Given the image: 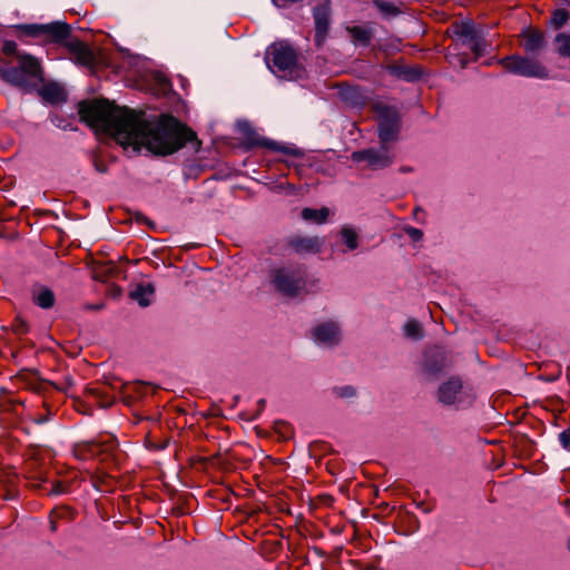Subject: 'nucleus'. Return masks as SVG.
Returning a JSON list of instances; mask_svg holds the SVG:
<instances>
[{
	"instance_id": "49530a36",
	"label": "nucleus",
	"mask_w": 570,
	"mask_h": 570,
	"mask_svg": "<svg viewBox=\"0 0 570 570\" xmlns=\"http://www.w3.org/2000/svg\"><path fill=\"white\" fill-rule=\"evenodd\" d=\"M97 169H98L99 171H105V167H102V166H98V165H97Z\"/></svg>"
},
{
	"instance_id": "1a4fd4ad",
	"label": "nucleus",
	"mask_w": 570,
	"mask_h": 570,
	"mask_svg": "<svg viewBox=\"0 0 570 570\" xmlns=\"http://www.w3.org/2000/svg\"><path fill=\"white\" fill-rule=\"evenodd\" d=\"M313 343L322 348L333 350L343 342V327L337 320H325L316 323L309 331Z\"/></svg>"
},
{
	"instance_id": "393cba45",
	"label": "nucleus",
	"mask_w": 570,
	"mask_h": 570,
	"mask_svg": "<svg viewBox=\"0 0 570 570\" xmlns=\"http://www.w3.org/2000/svg\"><path fill=\"white\" fill-rule=\"evenodd\" d=\"M41 96L46 101L51 104H59L66 100L65 90L57 83L46 85L41 89Z\"/></svg>"
},
{
	"instance_id": "2eb2a0df",
	"label": "nucleus",
	"mask_w": 570,
	"mask_h": 570,
	"mask_svg": "<svg viewBox=\"0 0 570 570\" xmlns=\"http://www.w3.org/2000/svg\"><path fill=\"white\" fill-rule=\"evenodd\" d=\"M323 239L318 236H303L295 235L292 236L287 245L288 247L296 254L305 255V254H317L321 252L323 247Z\"/></svg>"
},
{
	"instance_id": "4be33fe9",
	"label": "nucleus",
	"mask_w": 570,
	"mask_h": 570,
	"mask_svg": "<svg viewBox=\"0 0 570 570\" xmlns=\"http://www.w3.org/2000/svg\"><path fill=\"white\" fill-rule=\"evenodd\" d=\"M29 479L32 480L31 487L46 491L47 495H59L65 492V487L60 482L52 481L49 487H47V480L41 473L30 475Z\"/></svg>"
},
{
	"instance_id": "0eeeda50",
	"label": "nucleus",
	"mask_w": 570,
	"mask_h": 570,
	"mask_svg": "<svg viewBox=\"0 0 570 570\" xmlns=\"http://www.w3.org/2000/svg\"><path fill=\"white\" fill-rule=\"evenodd\" d=\"M453 35L462 46H466L473 52V61H476L487 52L489 43L484 29L472 20H461L452 24Z\"/></svg>"
},
{
	"instance_id": "4c0bfd02",
	"label": "nucleus",
	"mask_w": 570,
	"mask_h": 570,
	"mask_svg": "<svg viewBox=\"0 0 570 570\" xmlns=\"http://www.w3.org/2000/svg\"><path fill=\"white\" fill-rule=\"evenodd\" d=\"M386 69L389 70V72L391 75L396 76L399 78H402L403 72L405 70V67H400V66H396V65H389L386 67Z\"/></svg>"
},
{
	"instance_id": "4468645a",
	"label": "nucleus",
	"mask_w": 570,
	"mask_h": 570,
	"mask_svg": "<svg viewBox=\"0 0 570 570\" xmlns=\"http://www.w3.org/2000/svg\"><path fill=\"white\" fill-rule=\"evenodd\" d=\"M338 96L346 106L354 109H362L370 100L368 90L346 83L338 86Z\"/></svg>"
},
{
	"instance_id": "39448f33",
	"label": "nucleus",
	"mask_w": 570,
	"mask_h": 570,
	"mask_svg": "<svg viewBox=\"0 0 570 570\" xmlns=\"http://www.w3.org/2000/svg\"><path fill=\"white\" fill-rule=\"evenodd\" d=\"M269 282L275 292L294 298L307 293V269L298 263L276 266L269 272Z\"/></svg>"
},
{
	"instance_id": "aec40b11",
	"label": "nucleus",
	"mask_w": 570,
	"mask_h": 570,
	"mask_svg": "<svg viewBox=\"0 0 570 570\" xmlns=\"http://www.w3.org/2000/svg\"><path fill=\"white\" fill-rule=\"evenodd\" d=\"M0 77L17 87H28L30 85L27 77L23 75V70L19 66L16 67H1L0 66Z\"/></svg>"
},
{
	"instance_id": "de8ad7c7",
	"label": "nucleus",
	"mask_w": 570,
	"mask_h": 570,
	"mask_svg": "<svg viewBox=\"0 0 570 570\" xmlns=\"http://www.w3.org/2000/svg\"><path fill=\"white\" fill-rule=\"evenodd\" d=\"M410 170H411L410 168H405V167H404V168H401V171H403V173H407V171H410Z\"/></svg>"
},
{
	"instance_id": "7ed1b4c3",
	"label": "nucleus",
	"mask_w": 570,
	"mask_h": 570,
	"mask_svg": "<svg viewBox=\"0 0 570 570\" xmlns=\"http://www.w3.org/2000/svg\"><path fill=\"white\" fill-rule=\"evenodd\" d=\"M521 37L523 39V50L528 56L511 55L499 59L498 62L503 66L508 72L517 76L549 79L550 70L535 57L547 45L543 32L535 29H527L522 31Z\"/></svg>"
},
{
	"instance_id": "a878e982",
	"label": "nucleus",
	"mask_w": 570,
	"mask_h": 570,
	"mask_svg": "<svg viewBox=\"0 0 570 570\" xmlns=\"http://www.w3.org/2000/svg\"><path fill=\"white\" fill-rule=\"evenodd\" d=\"M402 331L405 337L413 341H420L424 337V330L422 324L414 318L409 320L403 325Z\"/></svg>"
},
{
	"instance_id": "f257e3e1",
	"label": "nucleus",
	"mask_w": 570,
	"mask_h": 570,
	"mask_svg": "<svg viewBox=\"0 0 570 570\" xmlns=\"http://www.w3.org/2000/svg\"><path fill=\"white\" fill-rule=\"evenodd\" d=\"M80 119L97 131L111 135L122 147L166 156L196 141V134L170 115L149 119L144 111L118 107L107 99L85 100L79 104Z\"/></svg>"
},
{
	"instance_id": "5701e85b",
	"label": "nucleus",
	"mask_w": 570,
	"mask_h": 570,
	"mask_svg": "<svg viewBox=\"0 0 570 570\" xmlns=\"http://www.w3.org/2000/svg\"><path fill=\"white\" fill-rule=\"evenodd\" d=\"M340 237L345 245V248L342 249V253L353 252L358 248L360 237L354 227L348 225L342 226L340 229Z\"/></svg>"
},
{
	"instance_id": "f704fd0d",
	"label": "nucleus",
	"mask_w": 570,
	"mask_h": 570,
	"mask_svg": "<svg viewBox=\"0 0 570 570\" xmlns=\"http://www.w3.org/2000/svg\"><path fill=\"white\" fill-rule=\"evenodd\" d=\"M558 439H559L561 446L566 451L570 452V426L568 429L563 430L562 432H560L558 435Z\"/></svg>"
},
{
	"instance_id": "6ab92c4d",
	"label": "nucleus",
	"mask_w": 570,
	"mask_h": 570,
	"mask_svg": "<svg viewBox=\"0 0 570 570\" xmlns=\"http://www.w3.org/2000/svg\"><path fill=\"white\" fill-rule=\"evenodd\" d=\"M18 66L23 70V75L30 81L31 79L40 78L41 67L39 61L29 55L17 53Z\"/></svg>"
},
{
	"instance_id": "e433bc0d",
	"label": "nucleus",
	"mask_w": 570,
	"mask_h": 570,
	"mask_svg": "<svg viewBox=\"0 0 570 570\" xmlns=\"http://www.w3.org/2000/svg\"><path fill=\"white\" fill-rule=\"evenodd\" d=\"M420 77V71L413 68L405 67L402 79L413 81Z\"/></svg>"
},
{
	"instance_id": "9b49d317",
	"label": "nucleus",
	"mask_w": 570,
	"mask_h": 570,
	"mask_svg": "<svg viewBox=\"0 0 570 570\" xmlns=\"http://www.w3.org/2000/svg\"><path fill=\"white\" fill-rule=\"evenodd\" d=\"M395 149L393 146L380 144L379 147H371L353 151L351 158L355 163L366 161L373 170L390 167L395 160Z\"/></svg>"
},
{
	"instance_id": "a19ab883",
	"label": "nucleus",
	"mask_w": 570,
	"mask_h": 570,
	"mask_svg": "<svg viewBox=\"0 0 570 570\" xmlns=\"http://www.w3.org/2000/svg\"><path fill=\"white\" fill-rule=\"evenodd\" d=\"M458 61L462 69L465 68L470 62L469 58L465 55L458 56Z\"/></svg>"
},
{
	"instance_id": "79ce46f5",
	"label": "nucleus",
	"mask_w": 570,
	"mask_h": 570,
	"mask_svg": "<svg viewBox=\"0 0 570 570\" xmlns=\"http://www.w3.org/2000/svg\"><path fill=\"white\" fill-rule=\"evenodd\" d=\"M8 402L10 403V405H12L13 409L16 405H22V401L13 396H9Z\"/></svg>"
},
{
	"instance_id": "cd10ccee",
	"label": "nucleus",
	"mask_w": 570,
	"mask_h": 570,
	"mask_svg": "<svg viewBox=\"0 0 570 570\" xmlns=\"http://www.w3.org/2000/svg\"><path fill=\"white\" fill-rule=\"evenodd\" d=\"M373 6L387 19L401 13V10L394 3L389 1L374 0Z\"/></svg>"
},
{
	"instance_id": "ddd939ff",
	"label": "nucleus",
	"mask_w": 570,
	"mask_h": 570,
	"mask_svg": "<svg viewBox=\"0 0 570 570\" xmlns=\"http://www.w3.org/2000/svg\"><path fill=\"white\" fill-rule=\"evenodd\" d=\"M314 23H315V45L321 47L327 37L330 23H331V4L326 0L323 3L316 6L313 11Z\"/></svg>"
},
{
	"instance_id": "f3484780",
	"label": "nucleus",
	"mask_w": 570,
	"mask_h": 570,
	"mask_svg": "<svg viewBox=\"0 0 570 570\" xmlns=\"http://www.w3.org/2000/svg\"><path fill=\"white\" fill-rule=\"evenodd\" d=\"M155 294V287L151 283L137 284L129 293V297L136 301L141 307H147L151 304Z\"/></svg>"
},
{
	"instance_id": "2f4dec72",
	"label": "nucleus",
	"mask_w": 570,
	"mask_h": 570,
	"mask_svg": "<svg viewBox=\"0 0 570 570\" xmlns=\"http://www.w3.org/2000/svg\"><path fill=\"white\" fill-rule=\"evenodd\" d=\"M569 19V13L566 10L559 9L553 12L552 24L556 28H561Z\"/></svg>"
},
{
	"instance_id": "37998d69",
	"label": "nucleus",
	"mask_w": 570,
	"mask_h": 570,
	"mask_svg": "<svg viewBox=\"0 0 570 570\" xmlns=\"http://www.w3.org/2000/svg\"><path fill=\"white\" fill-rule=\"evenodd\" d=\"M265 405H266L265 399H261L257 401V407H258L259 412H262L265 409Z\"/></svg>"
},
{
	"instance_id": "ea45409f",
	"label": "nucleus",
	"mask_w": 570,
	"mask_h": 570,
	"mask_svg": "<svg viewBox=\"0 0 570 570\" xmlns=\"http://www.w3.org/2000/svg\"><path fill=\"white\" fill-rule=\"evenodd\" d=\"M16 332L18 334H26L28 332V326L23 321H18L16 325Z\"/></svg>"
},
{
	"instance_id": "423d86ee",
	"label": "nucleus",
	"mask_w": 570,
	"mask_h": 570,
	"mask_svg": "<svg viewBox=\"0 0 570 570\" xmlns=\"http://www.w3.org/2000/svg\"><path fill=\"white\" fill-rule=\"evenodd\" d=\"M435 399L444 407L462 411L474 404L476 394L473 387L464 384L460 376L453 375L439 385Z\"/></svg>"
},
{
	"instance_id": "c03bdc74",
	"label": "nucleus",
	"mask_w": 570,
	"mask_h": 570,
	"mask_svg": "<svg viewBox=\"0 0 570 570\" xmlns=\"http://www.w3.org/2000/svg\"><path fill=\"white\" fill-rule=\"evenodd\" d=\"M104 307V304H96V305H87L86 308L87 309H92V311H99Z\"/></svg>"
},
{
	"instance_id": "a18cd8bd",
	"label": "nucleus",
	"mask_w": 570,
	"mask_h": 570,
	"mask_svg": "<svg viewBox=\"0 0 570 570\" xmlns=\"http://www.w3.org/2000/svg\"><path fill=\"white\" fill-rule=\"evenodd\" d=\"M57 529H58V524H57V522H56V521H53V520H50V530H51L52 532H56V531H57Z\"/></svg>"
},
{
	"instance_id": "9d476101",
	"label": "nucleus",
	"mask_w": 570,
	"mask_h": 570,
	"mask_svg": "<svg viewBox=\"0 0 570 570\" xmlns=\"http://www.w3.org/2000/svg\"><path fill=\"white\" fill-rule=\"evenodd\" d=\"M117 441L114 436L107 435L94 441H85L75 446V455L81 460L101 456V461L109 459L117 460Z\"/></svg>"
},
{
	"instance_id": "bb28decb",
	"label": "nucleus",
	"mask_w": 570,
	"mask_h": 570,
	"mask_svg": "<svg viewBox=\"0 0 570 570\" xmlns=\"http://www.w3.org/2000/svg\"><path fill=\"white\" fill-rule=\"evenodd\" d=\"M331 393L333 396L346 401L357 396V390L353 385H336L332 387Z\"/></svg>"
},
{
	"instance_id": "7c9ffc66",
	"label": "nucleus",
	"mask_w": 570,
	"mask_h": 570,
	"mask_svg": "<svg viewBox=\"0 0 570 570\" xmlns=\"http://www.w3.org/2000/svg\"><path fill=\"white\" fill-rule=\"evenodd\" d=\"M0 485L17 488V475L11 471L0 469Z\"/></svg>"
},
{
	"instance_id": "72a5a7b5",
	"label": "nucleus",
	"mask_w": 570,
	"mask_h": 570,
	"mask_svg": "<svg viewBox=\"0 0 570 570\" xmlns=\"http://www.w3.org/2000/svg\"><path fill=\"white\" fill-rule=\"evenodd\" d=\"M403 232L411 238L412 242L417 243L423 239V232L420 228L406 225Z\"/></svg>"
},
{
	"instance_id": "dca6fc26",
	"label": "nucleus",
	"mask_w": 570,
	"mask_h": 570,
	"mask_svg": "<svg viewBox=\"0 0 570 570\" xmlns=\"http://www.w3.org/2000/svg\"><path fill=\"white\" fill-rule=\"evenodd\" d=\"M32 302L43 309H49L55 305V293L47 286L37 284L31 289Z\"/></svg>"
},
{
	"instance_id": "c756f323",
	"label": "nucleus",
	"mask_w": 570,
	"mask_h": 570,
	"mask_svg": "<svg viewBox=\"0 0 570 570\" xmlns=\"http://www.w3.org/2000/svg\"><path fill=\"white\" fill-rule=\"evenodd\" d=\"M262 145L268 147L269 149L282 151L286 155H292L295 157L302 156V151L299 149L288 146H279L276 141L273 140H264L262 141Z\"/></svg>"
},
{
	"instance_id": "b1692460",
	"label": "nucleus",
	"mask_w": 570,
	"mask_h": 570,
	"mask_svg": "<svg viewBox=\"0 0 570 570\" xmlns=\"http://www.w3.org/2000/svg\"><path fill=\"white\" fill-rule=\"evenodd\" d=\"M301 216L305 222L322 225L327 222L330 209L327 207H321L318 209L305 207L302 209Z\"/></svg>"
},
{
	"instance_id": "a211bd4d",
	"label": "nucleus",
	"mask_w": 570,
	"mask_h": 570,
	"mask_svg": "<svg viewBox=\"0 0 570 570\" xmlns=\"http://www.w3.org/2000/svg\"><path fill=\"white\" fill-rule=\"evenodd\" d=\"M149 387V383L137 381L132 383H125L122 385L121 394L124 402L128 405L145 396L146 390Z\"/></svg>"
},
{
	"instance_id": "c9c22d12",
	"label": "nucleus",
	"mask_w": 570,
	"mask_h": 570,
	"mask_svg": "<svg viewBox=\"0 0 570 570\" xmlns=\"http://www.w3.org/2000/svg\"><path fill=\"white\" fill-rule=\"evenodd\" d=\"M18 494L17 488L3 487L0 485V498L4 500H13Z\"/></svg>"
},
{
	"instance_id": "473e14b6",
	"label": "nucleus",
	"mask_w": 570,
	"mask_h": 570,
	"mask_svg": "<svg viewBox=\"0 0 570 570\" xmlns=\"http://www.w3.org/2000/svg\"><path fill=\"white\" fill-rule=\"evenodd\" d=\"M90 393L100 400V404L104 407H108L114 403V397L108 396L107 393L100 389H90Z\"/></svg>"
},
{
	"instance_id": "c85d7f7f",
	"label": "nucleus",
	"mask_w": 570,
	"mask_h": 570,
	"mask_svg": "<svg viewBox=\"0 0 570 570\" xmlns=\"http://www.w3.org/2000/svg\"><path fill=\"white\" fill-rule=\"evenodd\" d=\"M554 41L558 43L557 52L559 56L570 58V35L563 32L558 33Z\"/></svg>"
},
{
	"instance_id": "f8f14e48",
	"label": "nucleus",
	"mask_w": 570,
	"mask_h": 570,
	"mask_svg": "<svg viewBox=\"0 0 570 570\" xmlns=\"http://www.w3.org/2000/svg\"><path fill=\"white\" fill-rule=\"evenodd\" d=\"M452 364L453 358L451 354L443 347L434 346L425 351L422 367L425 374L436 377L451 368Z\"/></svg>"
},
{
	"instance_id": "20e7f679",
	"label": "nucleus",
	"mask_w": 570,
	"mask_h": 570,
	"mask_svg": "<svg viewBox=\"0 0 570 570\" xmlns=\"http://www.w3.org/2000/svg\"><path fill=\"white\" fill-rule=\"evenodd\" d=\"M265 61L268 69L279 78L296 80L305 76L297 50L286 41L272 43L266 50Z\"/></svg>"
},
{
	"instance_id": "58836bf2",
	"label": "nucleus",
	"mask_w": 570,
	"mask_h": 570,
	"mask_svg": "<svg viewBox=\"0 0 570 570\" xmlns=\"http://www.w3.org/2000/svg\"><path fill=\"white\" fill-rule=\"evenodd\" d=\"M3 52L6 55H14L17 52V45L13 41H6L3 45Z\"/></svg>"
},
{
	"instance_id": "412c9836",
	"label": "nucleus",
	"mask_w": 570,
	"mask_h": 570,
	"mask_svg": "<svg viewBox=\"0 0 570 570\" xmlns=\"http://www.w3.org/2000/svg\"><path fill=\"white\" fill-rule=\"evenodd\" d=\"M346 31L351 36L354 45L363 47H367L374 36V30L366 26L346 27Z\"/></svg>"
},
{
	"instance_id": "6e6552de",
	"label": "nucleus",
	"mask_w": 570,
	"mask_h": 570,
	"mask_svg": "<svg viewBox=\"0 0 570 570\" xmlns=\"http://www.w3.org/2000/svg\"><path fill=\"white\" fill-rule=\"evenodd\" d=\"M376 111L379 142L394 147L401 131V116L391 106H379Z\"/></svg>"
},
{
	"instance_id": "f03ea898",
	"label": "nucleus",
	"mask_w": 570,
	"mask_h": 570,
	"mask_svg": "<svg viewBox=\"0 0 570 570\" xmlns=\"http://www.w3.org/2000/svg\"><path fill=\"white\" fill-rule=\"evenodd\" d=\"M17 29L20 37L63 43L70 53V59L79 66L91 68L96 62L94 51L83 41L69 39L71 27L66 22L53 21L45 24H19Z\"/></svg>"
},
{
	"instance_id": "09e8293b",
	"label": "nucleus",
	"mask_w": 570,
	"mask_h": 570,
	"mask_svg": "<svg viewBox=\"0 0 570 570\" xmlns=\"http://www.w3.org/2000/svg\"><path fill=\"white\" fill-rule=\"evenodd\" d=\"M45 421H46L45 419L37 420L38 423H43Z\"/></svg>"
}]
</instances>
